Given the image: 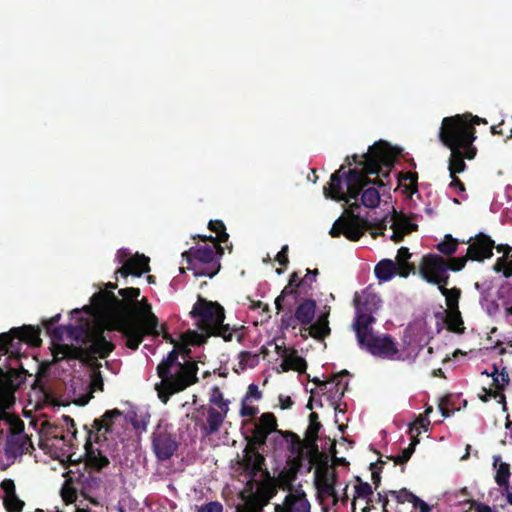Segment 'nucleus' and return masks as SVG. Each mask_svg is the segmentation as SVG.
<instances>
[{"instance_id": "obj_1", "label": "nucleus", "mask_w": 512, "mask_h": 512, "mask_svg": "<svg viewBox=\"0 0 512 512\" xmlns=\"http://www.w3.org/2000/svg\"><path fill=\"white\" fill-rule=\"evenodd\" d=\"M398 154L389 143L379 140L361 157L357 154L347 156L345 164L331 174L330 181L323 187L325 197L348 204L344 215L334 222L329 231L333 238L343 235L350 241H358L364 235L367 220L355 213L359 209L357 198L365 186L385 185L384 179L389 178Z\"/></svg>"}, {"instance_id": "obj_2", "label": "nucleus", "mask_w": 512, "mask_h": 512, "mask_svg": "<svg viewBox=\"0 0 512 512\" xmlns=\"http://www.w3.org/2000/svg\"><path fill=\"white\" fill-rule=\"evenodd\" d=\"M70 336L76 341L74 344H55L52 350L54 361L79 360L91 367L88 393L78 399L79 405H86L93 394L103 391L104 380L101 373L102 364L98 359H106L115 350V344L107 339L98 329L71 327Z\"/></svg>"}, {"instance_id": "obj_3", "label": "nucleus", "mask_w": 512, "mask_h": 512, "mask_svg": "<svg viewBox=\"0 0 512 512\" xmlns=\"http://www.w3.org/2000/svg\"><path fill=\"white\" fill-rule=\"evenodd\" d=\"M118 294L122 299L113 291H99L91 297V305L102 319L104 331H117L122 336H137L140 327L129 322V316H133L132 307L140 296V289L127 287L120 289Z\"/></svg>"}, {"instance_id": "obj_4", "label": "nucleus", "mask_w": 512, "mask_h": 512, "mask_svg": "<svg viewBox=\"0 0 512 512\" xmlns=\"http://www.w3.org/2000/svg\"><path fill=\"white\" fill-rule=\"evenodd\" d=\"M438 137L449 149L468 150V160L475 158L477 148L473 143L476 140V129L468 122L467 115L443 118Z\"/></svg>"}, {"instance_id": "obj_5", "label": "nucleus", "mask_w": 512, "mask_h": 512, "mask_svg": "<svg viewBox=\"0 0 512 512\" xmlns=\"http://www.w3.org/2000/svg\"><path fill=\"white\" fill-rule=\"evenodd\" d=\"M122 411L115 408L107 410L102 417L96 418L93 421L92 427L87 429V441L85 443L86 449V464L96 471L107 467L109 465V459L101 453L100 450L93 448L92 442H100L101 437L106 439V434L112 432V426L114 420L122 416Z\"/></svg>"}, {"instance_id": "obj_6", "label": "nucleus", "mask_w": 512, "mask_h": 512, "mask_svg": "<svg viewBox=\"0 0 512 512\" xmlns=\"http://www.w3.org/2000/svg\"><path fill=\"white\" fill-rule=\"evenodd\" d=\"M198 365L194 361H185L169 370L165 376H159L161 382L156 384L159 399L166 404L173 394L184 391L198 382Z\"/></svg>"}, {"instance_id": "obj_7", "label": "nucleus", "mask_w": 512, "mask_h": 512, "mask_svg": "<svg viewBox=\"0 0 512 512\" xmlns=\"http://www.w3.org/2000/svg\"><path fill=\"white\" fill-rule=\"evenodd\" d=\"M133 316H129V322L138 325L139 330L137 336H123L125 339V345L132 351H136L140 344L143 342L146 336H159V320L157 316L152 312V307L149 304L147 298L143 297L134 303Z\"/></svg>"}, {"instance_id": "obj_8", "label": "nucleus", "mask_w": 512, "mask_h": 512, "mask_svg": "<svg viewBox=\"0 0 512 512\" xmlns=\"http://www.w3.org/2000/svg\"><path fill=\"white\" fill-rule=\"evenodd\" d=\"M217 249L209 245L191 247L182 253L188 268L194 271L195 276L214 277L220 270V263L216 258Z\"/></svg>"}, {"instance_id": "obj_9", "label": "nucleus", "mask_w": 512, "mask_h": 512, "mask_svg": "<svg viewBox=\"0 0 512 512\" xmlns=\"http://www.w3.org/2000/svg\"><path fill=\"white\" fill-rule=\"evenodd\" d=\"M356 316L354 319V330L368 328L376 322L374 313L380 308L381 299L371 285L367 286L360 293L356 292L353 298Z\"/></svg>"}, {"instance_id": "obj_10", "label": "nucleus", "mask_w": 512, "mask_h": 512, "mask_svg": "<svg viewBox=\"0 0 512 512\" xmlns=\"http://www.w3.org/2000/svg\"><path fill=\"white\" fill-rule=\"evenodd\" d=\"M357 341L362 349H366L373 356L393 358L398 348L391 335H376L371 326L355 330Z\"/></svg>"}, {"instance_id": "obj_11", "label": "nucleus", "mask_w": 512, "mask_h": 512, "mask_svg": "<svg viewBox=\"0 0 512 512\" xmlns=\"http://www.w3.org/2000/svg\"><path fill=\"white\" fill-rule=\"evenodd\" d=\"M190 315L199 320V329L207 335L225 320L224 308L218 302L208 301L202 297L193 305Z\"/></svg>"}, {"instance_id": "obj_12", "label": "nucleus", "mask_w": 512, "mask_h": 512, "mask_svg": "<svg viewBox=\"0 0 512 512\" xmlns=\"http://www.w3.org/2000/svg\"><path fill=\"white\" fill-rule=\"evenodd\" d=\"M419 273L427 283L437 285L438 289L449 284V262L438 254L423 256Z\"/></svg>"}, {"instance_id": "obj_13", "label": "nucleus", "mask_w": 512, "mask_h": 512, "mask_svg": "<svg viewBox=\"0 0 512 512\" xmlns=\"http://www.w3.org/2000/svg\"><path fill=\"white\" fill-rule=\"evenodd\" d=\"M25 342L31 346L41 345L40 329L31 325L12 328L9 332L0 334V352L13 353V349Z\"/></svg>"}, {"instance_id": "obj_14", "label": "nucleus", "mask_w": 512, "mask_h": 512, "mask_svg": "<svg viewBox=\"0 0 512 512\" xmlns=\"http://www.w3.org/2000/svg\"><path fill=\"white\" fill-rule=\"evenodd\" d=\"M117 259L122 264V267L115 273L120 274L122 277L129 275L140 277L142 274L150 271L149 258L143 254L129 256V252L126 249H120L117 252Z\"/></svg>"}, {"instance_id": "obj_15", "label": "nucleus", "mask_w": 512, "mask_h": 512, "mask_svg": "<svg viewBox=\"0 0 512 512\" xmlns=\"http://www.w3.org/2000/svg\"><path fill=\"white\" fill-rule=\"evenodd\" d=\"M467 249V257L472 261L483 262L493 256L495 241L483 232L478 233L475 237H471Z\"/></svg>"}, {"instance_id": "obj_16", "label": "nucleus", "mask_w": 512, "mask_h": 512, "mask_svg": "<svg viewBox=\"0 0 512 512\" xmlns=\"http://www.w3.org/2000/svg\"><path fill=\"white\" fill-rule=\"evenodd\" d=\"M247 423L254 425L251 430L252 436L248 439L252 440V443H256L259 446L265 445L268 436L272 432L277 431V419L271 412L263 413L259 417L258 422L249 420Z\"/></svg>"}, {"instance_id": "obj_17", "label": "nucleus", "mask_w": 512, "mask_h": 512, "mask_svg": "<svg viewBox=\"0 0 512 512\" xmlns=\"http://www.w3.org/2000/svg\"><path fill=\"white\" fill-rule=\"evenodd\" d=\"M414 269L415 266L413 264L397 265L390 259H383L376 264L374 273L380 281H389L395 274L407 277Z\"/></svg>"}, {"instance_id": "obj_18", "label": "nucleus", "mask_w": 512, "mask_h": 512, "mask_svg": "<svg viewBox=\"0 0 512 512\" xmlns=\"http://www.w3.org/2000/svg\"><path fill=\"white\" fill-rule=\"evenodd\" d=\"M348 375L349 372L347 370H342L341 372L334 374L332 378L328 380V382H330V387H327L325 394L327 395V399L334 407L336 412H343V410L340 408V401L344 397L349 383L348 381L343 382L342 377Z\"/></svg>"}, {"instance_id": "obj_19", "label": "nucleus", "mask_w": 512, "mask_h": 512, "mask_svg": "<svg viewBox=\"0 0 512 512\" xmlns=\"http://www.w3.org/2000/svg\"><path fill=\"white\" fill-rule=\"evenodd\" d=\"M256 443H252V440L248 439V444L244 449V456L242 459V466L245 472L254 478L262 470L265 458L262 454L257 451Z\"/></svg>"}, {"instance_id": "obj_20", "label": "nucleus", "mask_w": 512, "mask_h": 512, "mask_svg": "<svg viewBox=\"0 0 512 512\" xmlns=\"http://www.w3.org/2000/svg\"><path fill=\"white\" fill-rule=\"evenodd\" d=\"M310 503L303 491L289 493L282 504L275 506L274 512H310Z\"/></svg>"}, {"instance_id": "obj_21", "label": "nucleus", "mask_w": 512, "mask_h": 512, "mask_svg": "<svg viewBox=\"0 0 512 512\" xmlns=\"http://www.w3.org/2000/svg\"><path fill=\"white\" fill-rule=\"evenodd\" d=\"M153 450L160 461L170 459L178 448V444L167 433H159L153 438Z\"/></svg>"}, {"instance_id": "obj_22", "label": "nucleus", "mask_w": 512, "mask_h": 512, "mask_svg": "<svg viewBox=\"0 0 512 512\" xmlns=\"http://www.w3.org/2000/svg\"><path fill=\"white\" fill-rule=\"evenodd\" d=\"M315 484L320 494L332 497L334 502L338 501V495L335 490L336 473L328 474L327 470L323 472L316 471Z\"/></svg>"}, {"instance_id": "obj_23", "label": "nucleus", "mask_w": 512, "mask_h": 512, "mask_svg": "<svg viewBox=\"0 0 512 512\" xmlns=\"http://www.w3.org/2000/svg\"><path fill=\"white\" fill-rule=\"evenodd\" d=\"M200 410L207 411V422L202 427V432L204 435L210 436L217 433L220 430L228 412L217 410L211 406L206 408L204 405L200 407Z\"/></svg>"}, {"instance_id": "obj_24", "label": "nucleus", "mask_w": 512, "mask_h": 512, "mask_svg": "<svg viewBox=\"0 0 512 512\" xmlns=\"http://www.w3.org/2000/svg\"><path fill=\"white\" fill-rule=\"evenodd\" d=\"M71 327H81V328H89L90 330L98 329L102 332V335H104V327L102 324L99 323H91L88 319H86L83 323H80L78 325H68V326H55L52 327L50 330H46L47 334L51 337L53 341H61L63 340L64 333L67 334V337L76 342L71 336H70V328Z\"/></svg>"}, {"instance_id": "obj_25", "label": "nucleus", "mask_w": 512, "mask_h": 512, "mask_svg": "<svg viewBox=\"0 0 512 512\" xmlns=\"http://www.w3.org/2000/svg\"><path fill=\"white\" fill-rule=\"evenodd\" d=\"M329 314L330 308L328 307L326 311L319 314L317 320L313 324H310L308 330L311 337L318 341H322L331 334L328 320Z\"/></svg>"}, {"instance_id": "obj_26", "label": "nucleus", "mask_w": 512, "mask_h": 512, "mask_svg": "<svg viewBox=\"0 0 512 512\" xmlns=\"http://www.w3.org/2000/svg\"><path fill=\"white\" fill-rule=\"evenodd\" d=\"M316 301L313 299H304L295 309V316L303 326L310 325L315 317Z\"/></svg>"}, {"instance_id": "obj_27", "label": "nucleus", "mask_w": 512, "mask_h": 512, "mask_svg": "<svg viewBox=\"0 0 512 512\" xmlns=\"http://www.w3.org/2000/svg\"><path fill=\"white\" fill-rule=\"evenodd\" d=\"M280 367L283 372L293 370L299 373H304L307 369V362L303 357L297 354L295 349H293L291 353L283 355Z\"/></svg>"}, {"instance_id": "obj_28", "label": "nucleus", "mask_w": 512, "mask_h": 512, "mask_svg": "<svg viewBox=\"0 0 512 512\" xmlns=\"http://www.w3.org/2000/svg\"><path fill=\"white\" fill-rule=\"evenodd\" d=\"M451 154L448 161V170L450 176L457 175L466 170L467 165L465 159H468V150L450 149Z\"/></svg>"}, {"instance_id": "obj_29", "label": "nucleus", "mask_w": 512, "mask_h": 512, "mask_svg": "<svg viewBox=\"0 0 512 512\" xmlns=\"http://www.w3.org/2000/svg\"><path fill=\"white\" fill-rule=\"evenodd\" d=\"M399 185L403 187V193L408 197H412L418 192V173L417 172H401L398 174Z\"/></svg>"}, {"instance_id": "obj_30", "label": "nucleus", "mask_w": 512, "mask_h": 512, "mask_svg": "<svg viewBox=\"0 0 512 512\" xmlns=\"http://www.w3.org/2000/svg\"><path fill=\"white\" fill-rule=\"evenodd\" d=\"M357 203L359 204V208L361 205L373 209L378 207L380 203V193L374 187H363L360 191V194L357 198Z\"/></svg>"}, {"instance_id": "obj_31", "label": "nucleus", "mask_w": 512, "mask_h": 512, "mask_svg": "<svg viewBox=\"0 0 512 512\" xmlns=\"http://www.w3.org/2000/svg\"><path fill=\"white\" fill-rule=\"evenodd\" d=\"M179 350L176 346L168 353L167 357L163 359L157 366L158 376H165L169 370H173L174 367H178L181 364L178 361Z\"/></svg>"}, {"instance_id": "obj_32", "label": "nucleus", "mask_w": 512, "mask_h": 512, "mask_svg": "<svg viewBox=\"0 0 512 512\" xmlns=\"http://www.w3.org/2000/svg\"><path fill=\"white\" fill-rule=\"evenodd\" d=\"M445 323L447 325V329L451 332H464V322L459 309L446 310Z\"/></svg>"}, {"instance_id": "obj_33", "label": "nucleus", "mask_w": 512, "mask_h": 512, "mask_svg": "<svg viewBox=\"0 0 512 512\" xmlns=\"http://www.w3.org/2000/svg\"><path fill=\"white\" fill-rule=\"evenodd\" d=\"M439 291L445 297L447 310L459 309V300L461 297L460 288L453 287L448 289L447 286H442Z\"/></svg>"}, {"instance_id": "obj_34", "label": "nucleus", "mask_w": 512, "mask_h": 512, "mask_svg": "<svg viewBox=\"0 0 512 512\" xmlns=\"http://www.w3.org/2000/svg\"><path fill=\"white\" fill-rule=\"evenodd\" d=\"M321 428V423H309L305 432L306 446L307 448H310L314 454L318 453L317 440L319 438L318 434Z\"/></svg>"}, {"instance_id": "obj_35", "label": "nucleus", "mask_w": 512, "mask_h": 512, "mask_svg": "<svg viewBox=\"0 0 512 512\" xmlns=\"http://www.w3.org/2000/svg\"><path fill=\"white\" fill-rule=\"evenodd\" d=\"M487 376H491L493 378L492 385L496 388L495 391H503L505 386L509 384L510 378L509 374L505 368L499 373L496 365L493 366V371L491 373L484 372Z\"/></svg>"}, {"instance_id": "obj_36", "label": "nucleus", "mask_w": 512, "mask_h": 512, "mask_svg": "<svg viewBox=\"0 0 512 512\" xmlns=\"http://www.w3.org/2000/svg\"><path fill=\"white\" fill-rule=\"evenodd\" d=\"M459 245V241L454 238L451 234H446L443 241L436 245V249L448 257L456 253Z\"/></svg>"}, {"instance_id": "obj_37", "label": "nucleus", "mask_w": 512, "mask_h": 512, "mask_svg": "<svg viewBox=\"0 0 512 512\" xmlns=\"http://www.w3.org/2000/svg\"><path fill=\"white\" fill-rule=\"evenodd\" d=\"M356 480L359 482L356 486H355V495L353 497V500H352V508L353 510L356 509L355 505H356V499L357 498H363V499H367L368 502H371V496L373 494V489L371 487V485L367 482H363L360 477H356Z\"/></svg>"}, {"instance_id": "obj_38", "label": "nucleus", "mask_w": 512, "mask_h": 512, "mask_svg": "<svg viewBox=\"0 0 512 512\" xmlns=\"http://www.w3.org/2000/svg\"><path fill=\"white\" fill-rule=\"evenodd\" d=\"M281 434L285 438H289V450L291 451V453L297 454L298 456H302L304 452V447H307L306 440L302 441L300 437L292 431L281 432Z\"/></svg>"}, {"instance_id": "obj_39", "label": "nucleus", "mask_w": 512, "mask_h": 512, "mask_svg": "<svg viewBox=\"0 0 512 512\" xmlns=\"http://www.w3.org/2000/svg\"><path fill=\"white\" fill-rule=\"evenodd\" d=\"M240 329H244V326H241ZM239 328L231 329L229 324H218L209 334L208 336H217L222 337L224 341L229 342L232 340L233 331H237Z\"/></svg>"}, {"instance_id": "obj_40", "label": "nucleus", "mask_w": 512, "mask_h": 512, "mask_svg": "<svg viewBox=\"0 0 512 512\" xmlns=\"http://www.w3.org/2000/svg\"><path fill=\"white\" fill-rule=\"evenodd\" d=\"M298 289L294 286H290L287 284L284 289L281 291L280 295L277 296L275 299V307L277 309V312L279 313L284 309V300L286 297L292 296L294 301L297 299L298 296Z\"/></svg>"}, {"instance_id": "obj_41", "label": "nucleus", "mask_w": 512, "mask_h": 512, "mask_svg": "<svg viewBox=\"0 0 512 512\" xmlns=\"http://www.w3.org/2000/svg\"><path fill=\"white\" fill-rule=\"evenodd\" d=\"M510 466L509 464L502 462L499 464L495 475V482L504 488H508L509 486V478H510Z\"/></svg>"}, {"instance_id": "obj_42", "label": "nucleus", "mask_w": 512, "mask_h": 512, "mask_svg": "<svg viewBox=\"0 0 512 512\" xmlns=\"http://www.w3.org/2000/svg\"><path fill=\"white\" fill-rule=\"evenodd\" d=\"M210 403L217 406L219 410L229 412V401L224 399L223 393L218 386L212 388Z\"/></svg>"}, {"instance_id": "obj_43", "label": "nucleus", "mask_w": 512, "mask_h": 512, "mask_svg": "<svg viewBox=\"0 0 512 512\" xmlns=\"http://www.w3.org/2000/svg\"><path fill=\"white\" fill-rule=\"evenodd\" d=\"M208 227L212 232L217 234L216 238L218 242L225 243L228 240L229 234L226 232V227L221 220H210Z\"/></svg>"}, {"instance_id": "obj_44", "label": "nucleus", "mask_w": 512, "mask_h": 512, "mask_svg": "<svg viewBox=\"0 0 512 512\" xmlns=\"http://www.w3.org/2000/svg\"><path fill=\"white\" fill-rule=\"evenodd\" d=\"M4 506L8 512H20L24 506V502L18 498L16 493H11L5 496Z\"/></svg>"}, {"instance_id": "obj_45", "label": "nucleus", "mask_w": 512, "mask_h": 512, "mask_svg": "<svg viewBox=\"0 0 512 512\" xmlns=\"http://www.w3.org/2000/svg\"><path fill=\"white\" fill-rule=\"evenodd\" d=\"M398 228H400L404 233L408 234L418 230V225L412 223L408 217L405 215L398 216L393 222Z\"/></svg>"}, {"instance_id": "obj_46", "label": "nucleus", "mask_w": 512, "mask_h": 512, "mask_svg": "<svg viewBox=\"0 0 512 512\" xmlns=\"http://www.w3.org/2000/svg\"><path fill=\"white\" fill-rule=\"evenodd\" d=\"M384 464L385 462L382 460H378L376 463L370 464L371 479L375 489H378L381 484V472Z\"/></svg>"}, {"instance_id": "obj_47", "label": "nucleus", "mask_w": 512, "mask_h": 512, "mask_svg": "<svg viewBox=\"0 0 512 512\" xmlns=\"http://www.w3.org/2000/svg\"><path fill=\"white\" fill-rule=\"evenodd\" d=\"M415 451V443H410L407 448L402 451L401 455L390 456L389 459L393 460L395 464L402 465L409 461Z\"/></svg>"}, {"instance_id": "obj_48", "label": "nucleus", "mask_w": 512, "mask_h": 512, "mask_svg": "<svg viewBox=\"0 0 512 512\" xmlns=\"http://www.w3.org/2000/svg\"><path fill=\"white\" fill-rule=\"evenodd\" d=\"M259 361L258 355L250 351H241L239 353V363L244 366L254 367Z\"/></svg>"}, {"instance_id": "obj_49", "label": "nucleus", "mask_w": 512, "mask_h": 512, "mask_svg": "<svg viewBox=\"0 0 512 512\" xmlns=\"http://www.w3.org/2000/svg\"><path fill=\"white\" fill-rule=\"evenodd\" d=\"M388 493L394 497L399 504L405 502L410 503V496H414V494L406 488H402L399 491L389 490Z\"/></svg>"}, {"instance_id": "obj_50", "label": "nucleus", "mask_w": 512, "mask_h": 512, "mask_svg": "<svg viewBox=\"0 0 512 512\" xmlns=\"http://www.w3.org/2000/svg\"><path fill=\"white\" fill-rule=\"evenodd\" d=\"M467 260H470L467 257V254L463 257H451L447 260L449 262V271L458 272L462 270L465 267Z\"/></svg>"}, {"instance_id": "obj_51", "label": "nucleus", "mask_w": 512, "mask_h": 512, "mask_svg": "<svg viewBox=\"0 0 512 512\" xmlns=\"http://www.w3.org/2000/svg\"><path fill=\"white\" fill-rule=\"evenodd\" d=\"M308 275H305L302 279H300L298 272H293L290 275L288 284L290 286H294L297 289L302 288L305 291L306 285L308 284Z\"/></svg>"}, {"instance_id": "obj_52", "label": "nucleus", "mask_w": 512, "mask_h": 512, "mask_svg": "<svg viewBox=\"0 0 512 512\" xmlns=\"http://www.w3.org/2000/svg\"><path fill=\"white\" fill-rule=\"evenodd\" d=\"M197 512H223V506L218 501H211L200 506Z\"/></svg>"}, {"instance_id": "obj_53", "label": "nucleus", "mask_w": 512, "mask_h": 512, "mask_svg": "<svg viewBox=\"0 0 512 512\" xmlns=\"http://www.w3.org/2000/svg\"><path fill=\"white\" fill-rule=\"evenodd\" d=\"M410 503L415 509H418L419 512H431V507L415 494L414 496H410Z\"/></svg>"}, {"instance_id": "obj_54", "label": "nucleus", "mask_w": 512, "mask_h": 512, "mask_svg": "<svg viewBox=\"0 0 512 512\" xmlns=\"http://www.w3.org/2000/svg\"><path fill=\"white\" fill-rule=\"evenodd\" d=\"M62 498L67 503H73L77 498V491L71 486H64L61 490Z\"/></svg>"}, {"instance_id": "obj_55", "label": "nucleus", "mask_w": 512, "mask_h": 512, "mask_svg": "<svg viewBox=\"0 0 512 512\" xmlns=\"http://www.w3.org/2000/svg\"><path fill=\"white\" fill-rule=\"evenodd\" d=\"M297 322H298V320L296 319L295 314L293 316L292 315H284L281 318L280 328L283 330H287L289 328L294 329L296 327Z\"/></svg>"}, {"instance_id": "obj_56", "label": "nucleus", "mask_w": 512, "mask_h": 512, "mask_svg": "<svg viewBox=\"0 0 512 512\" xmlns=\"http://www.w3.org/2000/svg\"><path fill=\"white\" fill-rule=\"evenodd\" d=\"M246 401H242L240 416L242 417H254L258 413V408L256 406L247 405Z\"/></svg>"}, {"instance_id": "obj_57", "label": "nucleus", "mask_w": 512, "mask_h": 512, "mask_svg": "<svg viewBox=\"0 0 512 512\" xmlns=\"http://www.w3.org/2000/svg\"><path fill=\"white\" fill-rule=\"evenodd\" d=\"M288 251H289L288 245H284V246H282L281 250L278 252V254L275 257V260L281 266L287 267V265L289 264Z\"/></svg>"}, {"instance_id": "obj_58", "label": "nucleus", "mask_w": 512, "mask_h": 512, "mask_svg": "<svg viewBox=\"0 0 512 512\" xmlns=\"http://www.w3.org/2000/svg\"><path fill=\"white\" fill-rule=\"evenodd\" d=\"M411 257V253L409 252V249L407 247H401L397 252V262H395L397 265L401 264H410L408 260Z\"/></svg>"}, {"instance_id": "obj_59", "label": "nucleus", "mask_w": 512, "mask_h": 512, "mask_svg": "<svg viewBox=\"0 0 512 512\" xmlns=\"http://www.w3.org/2000/svg\"><path fill=\"white\" fill-rule=\"evenodd\" d=\"M262 397V393L258 389V386L256 384H250L247 390V393L245 395V398L243 400L248 399H255L259 400Z\"/></svg>"}, {"instance_id": "obj_60", "label": "nucleus", "mask_w": 512, "mask_h": 512, "mask_svg": "<svg viewBox=\"0 0 512 512\" xmlns=\"http://www.w3.org/2000/svg\"><path fill=\"white\" fill-rule=\"evenodd\" d=\"M451 182L449 184V187L451 189H454L458 193H462L466 190L464 183L457 177V175L450 176Z\"/></svg>"}, {"instance_id": "obj_61", "label": "nucleus", "mask_w": 512, "mask_h": 512, "mask_svg": "<svg viewBox=\"0 0 512 512\" xmlns=\"http://www.w3.org/2000/svg\"><path fill=\"white\" fill-rule=\"evenodd\" d=\"M197 238H199L202 241H210V242H212L213 245L211 247L216 248L217 252L219 253V256H222L223 248L221 247L220 242H218L216 237H213L211 235L210 236L197 235Z\"/></svg>"}, {"instance_id": "obj_62", "label": "nucleus", "mask_w": 512, "mask_h": 512, "mask_svg": "<svg viewBox=\"0 0 512 512\" xmlns=\"http://www.w3.org/2000/svg\"><path fill=\"white\" fill-rule=\"evenodd\" d=\"M236 512H262V507L257 503L248 502L245 506L238 507Z\"/></svg>"}, {"instance_id": "obj_63", "label": "nucleus", "mask_w": 512, "mask_h": 512, "mask_svg": "<svg viewBox=\"0 0 512 512\" xmlns=\"http://www.w3.org/2000/svg\"><path fill=\"white\" fill-rule=\"evenodd\" d=\"M27 375V371L21 367L20 370H17L15 368H9L8 371L6 372V376L8 378H24L25 376Z\"/></svg>"}, {"instance_id": "obj_64", "label": "nucleus", "mask_w": 512, "mask_h": 512, "mask_svg": "<svg viewBox=\"0 0 512 512\" xmlns=\"http://www.w3.org/2000/svg\"><path fill=\"white\" fill-rule=\"evenodd\" d=\"M391 228L393 229V234L391 235V239L398 243L404 239L406 233H404L400 228H398L394 223H392Z\"/></svg>"}]
</instances>
